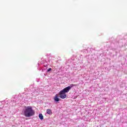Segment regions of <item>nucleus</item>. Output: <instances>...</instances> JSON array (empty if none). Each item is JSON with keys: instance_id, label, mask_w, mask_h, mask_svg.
<instances>
[{"instance_id": "obj_2", "label": "nucleus", "mask_w": 127, "mask_h": 127, "mask_svg": "<svg viewBox=\"0 0 127 127\" xmlns=\"http://www.w3.org/2000/svg\"><path fill=\"white\" fill-rule=\"evenodd\" d=\"M74 86H76L75 84H71L70 86H67V87H65L64 89H63L62 91L63 92H64V93H68L69 91H70V89L73 88Z\"/></svg>"}, {"instance_id": "obj_7", "label": "nucleus", "mask_w": 127, "mask_h": 127, "mask_svg": "<svg viewBox=\"0 0 127 127\" xmlns=\"http://www.w3.org/2000/svg\"><path fill=\"white\" fill-rule=\"evenodd\" d=\"M52 70V68H49V69H48L47 72H50V71H51Z\"/></svg>"}, {"instance_id": "obj_5", "label": "nucleus", "mask_w": 127, "mask_h": 127, "mask_svg": "<svg viewBox=\"0 0 127 127\" xmlns=\"http://www.w3.org/2000/svg\"><path fill=\"white\" fill-rule=\"evenodd\" d=\"M47 114H48V115H52V111H51V109H47Z\"/></svg>"}, {"instance_id": "obj_4", "label": "nucleus", "mask_w": 127, "mask_h": 127, "mask_svg": "<svg viewBox=\"0 0 127 127\" xmlns=\"http://www.w3.org/2000/svg\"><path fill=\"white\" fill-rule=\"evenodd\" d=\"M55 102H59L60 101V99L58 98V94H56L54 98Z\"/></svg>"}, {"instance_id": "obj_6", "label": "nucleus", "mask_w": 127, "mask_h": 127, "mask_svg": "<svg viewBox=\"0 0 127 127\" xmlns=\"http://www.w3.org/2000/svg\"><path fill=\"white\" fill-rule=\"evenodd\" d=\"M39 118L40 120H43V115H42V114H40L39 115Z\"/></svg>"}, {"instance_id": "obj_3", "label": "nucleus", "mask_w": 127, "mask_h": 127, "mask_svg": "<svg viewBox=\"0 0 127 127\" xmlns=\"http://www.w3.org/2000/svg\"><path fill=\"white\" fill-rule=\"evenodd\" d=\"M59 95L61 99H65L67 97V95L66 94V93L63 91V90L60 91Z\"/></svg>"}, {"instance_id": "obj_1", "label": "nucleus", "mask_w": 127, "mask_h": 127, "mask_svg": "<svg viewBox=\"0 0 127 127\" xmlns=\"http://www.w3.org/2000/svg\"><path fill=\"white\" fill-rule=\"evenodd\" d=\"M23 115L27 118L32 117L35 115V112L32 109L31 106H25V109L22 112Z\"/></svg>"}]
</instances>
